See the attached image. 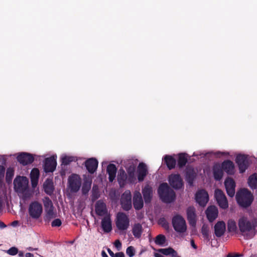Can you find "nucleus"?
Here are the masks:
<instances>
[{"mask_svg": "<svg viewBox=\"0 0 257 257\" xmlns=\"http://www.w3.org/2000/svg\"><path fill=\"white\" fill-rule=\"evenodd\" d=\"M238 227L240 231L245 239H248L253 237L254 235V232L250 233L251 231H254L256 227V221H249L246 217H242L238 220Z\"/></svg>", "mask_w": 257, "mask_h": 257, "instance_id": "f257e3e1", "label": "nucleus"}, {"mask_svg": "<svg viewBox=\"0 0 257 257\" xmlns=\"http://www.w3.org/2000/svg\"><path fill=\"white\" fill-rule=\"evenodd\" d=\"M235 198L238 205L245 208L250 206L253 200L252 194L246 188L241 189L238 191Z\"/></svg>", "mask_w": 257, "mask_h": 257, "instance_id": "f03ea898", "label": "nucleus"}, {"mask_svg": "<svg viewBox=\"0 0 257 257\" xmlns=\"http://www.w3.org/2000/svg\"><path fill=\"white\" fill-rule=\"evenodd\" d=\"M158 193L160 199L165 203L172 202L176 198L175 192L167 183H163L160 185Z\"/></svg>", "mask_w": 257, "mask_h": 257, "instance_id": "7ed1b4c3", "label": "nucleus"}, {"mask_svg": "<svg viewBox=\"0 0 257 257\" xmlns=\"http://www.w3.org/2000/svg\"><path fill=\"white\" fill-rule=\"evenodd\" d=\"M43 204L46 212L44 220L45 222H49L52 218L56 217V214L54 212V207L51 200L48 197H44Z\"/></svg>", "mask_w": 257, "mask_h": 257, "instance_id": "20e7f679", "label": "nucleus"}, {"mask_svg": "<svg viewBox=\"0 0 257 257\" xmlns=\"http://www.w3.org/2000/svg\"><path fill=\"white\" fill-rule=\"evenodd\" d=\"M172 223L174 230L179 233H184L187 230L186 221L179 214L174 215L172 219Z\"/></svg>", "mask_w": 257, "mask_h": 257, "instance_id": "39448f33", "label": "nucleus"}, {"mask_svg": "<svg viewBox=\"0 0 257 257\" xmlns=\"http://www.w3.org/2000/svg\"><path fill=\"white\" fill-rule=\"evenodd\" d=\"M28 212L32 218L39 219L43 212L42 204L37 201L32 202L29 205Z\"/></svg>", "mask_w": 257, "mask_h": 257, "instance_id": "423d86ee", "label": "nucleus"}, {"mask_svg": "<svg viewBox=\"0 0 257 257\" xmlns=\"http://www.w3.org/2000/svg\"><path fill=\"white\" fill-rule=\"evenodd\" d=\"M115 224L118 230H126L130 225V219L128 216L123 212H118L116 215Z\"/></svg>", "mask_w": 257, "mask_h": 257, "instance_id": "0eeeda50", "label": "nucleus"}, {"mask_svg": "<svg viewBox=\"0 0 257 257\" xmlns=\"http://www.w3.org/2000/svg\"><path fill=\"white\" fill-rule=\"evenodd\" d=\"M14 188L17 193L28 188V180L26 177L18 176L14 181Z\"/></svg>", "mask_w": 257, "mask_h": 257, "instance_id": "6e6552de", "label": "nucleus"}, {"mask_svg": "<svg viewBox=\"0 0 257 257\" xmlns=\"http://www.w3.org/2000/svg\"><path fill=\"white\" fill-rule=\"evenodd\" d=\"M69 187L72 192H77L81 185V179L77 174H72L68 178Z\"/></svg>", "mask_w": 257, "mask_h": 257, "instance_id": "1a4fd4ad", "label": "nucleus"}, {"mask_svg": "<svg viewBox=\"0 0 257 257\" xmlns=\"http://www.w3.org/2000/svg\"><path fill=\"white\" fill-rule=\"evenodd\" d=\"M120 203L122 209L125 211H128L132 208V194L130 190H125L122 194Z\"/></svg>", "mask_w": 257, "mask_h": 257, "instance_id": "9d476101", "label": "nucleus"}, {"mask_svg": "<svg viewBox=\"0 0 257 257\" xmlns=\"http://www.w3.org/2000/svg\"><path fill=\"white\" fill-rule=\"evenodd\" d=\"M214 197L217 204L221 208L225 209L228 208V203L227 199L221 190L219 189H216L215 190Z\"/></svg>", "mask_w": 257, "mask_h": 257, "instance_id": "9b49d317", "label": "nucleus"}, {"mask_svg": "<svg viewBox=\"0 0 257 257\" xmlns=\"http://www.w3.org/2000/svg\"><path fill=\"white\" fill-rule=\"evenodd\" d=\"M235 162L237 164L239 172L244 173L249 166V161L247 156L245 155L239 154L235 158Z\"/></svg>", "mask_w": 257, "mask_h": 257, "instance_id": "f8f14e48", "label": "nucleus"}, {"mask_svg": "<svg viewBox=\"0 0 257 257\" xmlns=\"http://www.w3.org/2000/svg\"><path fill=\"white\" fill-rule=\"evenodd\" d=\"M169 182L171 186L176 190L180 189L183 186V180L179 174L170 175Z\"/></svg>", "mask_w": 257, "mask_h": 257, "instance_id": "ddd939ff", "label": "nucleus"}, {"mask_svg": "<svg viewBox=\"0 0 257 257\" xmlns=\"http://www.w3.org/2000/svg\"><path fill=\"white\" fill-rule=\"evenodd\" d=\"M57 166L56 159L55 156L47 158L44 160V170L46 173L53 172Z\"/></svg>", "mask_w": 257, "mask_h": 257, "instance_id": "4468645a", "label": "nucleus"}, {"mask_svg": "<svg viewBox=\"0 0 257 257\" xmlns=\"http://www.w3.org/2000/svg\"><path fill=\"white\" fill-rule=\"evenodd\" d=\"M195 199L201 206H205L209 200L208 193L203 189L198 191L195 195Z\"/></svg>", "mask_w": 257, "mask_h": 257, "instance_id": "2eb2a0df", "label": "nucleus"}, {"mask_svg": "<svg viewBox=\"0 0 257 257\" xmlns=\"http://www.w3.org/2000/svg\"><path fill=\"white\" fill-rule=\"evenodd\" d=\"M17 160L23 166H26L32 164L34 161V158L32 154L23 152L18 156Z\"/></svg>", "mask_w": 257, "mask_h": 257, "instance_id": "dca6fc26", "label": "nucleus"}, {"mask_svg": "<svg viewBox=\"0 0 257 257\" xmlns=\"http://www.w3.org/2000/svg\"><path fill=\"white\" fill-rule=\"evenodd\" d=\"M224 185L227 195L230 197H233L236 186L234 180L231 178H227L224 181Z\"/></svg>", "mask_w": 257, "mask_h": 257, "instance_id": "f3484780", "label": "nucleus"}, {"mask_svg": "<svg viewBox=\"0 0 257 257\" xmlns=\"http://www.w3.org/2000/svg\"><path fill=\"white\" fill-rule=\"evenodd\" d=\"M142 194L144 201L146 204L150 203L153 196V189L149 184H146L142 189Z\"/></svg>", "mask_w": 257, "mask_h": 257, "instance_id": "a211bd4d", "label": "nucleus"}, {"mask_svg": "<svg viewBox=\"0 0 257 257\" xmlns=\"http://www.w3.org/2000/svg\"><path fill=\"white\" fill-rule=\"evenodd\" d=\"M186 212L189 223L190 225L195 226L196 224L197 217L195 208L193 206H189L187 208Z\"/></svg>", "mask_w": 257, "mask_h": 257, "instance_id": "6ab92c4d", "label": "nucleus"}, {"mask_svg": "<svg viewBox=\"0 0 257 257\" xmlns=\"http://www.w3.org/2000/svg\"><path fill=\"white\" fill-rule=\"evenodd\" d=\"M134 207L137 210H141L144 206V201L141 193L135 191L133 196Z\"/></svg>", "mask_w": 257, "mask_h": 257, "instance_id": "aec40b11", "label": "nucleus"}, {"mask_svg": "<svg viewBox=\"0 0 257 257\" xmlns=\"http://www.w3.org/2000/svg\"><path fill=\"white\" fill-rule=\"evenodd\" d=\"M84 164L88 172L93 174L97 168L98 162L95 158H91L87 159Z\"/></svg>", "mask_w": 257, "mask_h": 257, "instance_id": "412c9836", "label": "nucleus"}, {"mask_svg": "<svg viewBox=\"0 0 257 257\" xmlns=\"http://www.w3.org/2000/svg\"><path fill=\"white\" fill-rule=\"evenodd\" d=\"M95 212L98 216H103L107 213V209L105 203L99 200L96 202L95 205Z\"/></svg>", "mask_w": 257, "mask_h": 257, "instance_id": "4be33fe9", "label": "nucleus"}, {"mask_svg": "<svg viewBox=\"0 0 257 257\" xmlns=\"http://www.w3.org/2000/svg\"><path fill=\"white\" fill-rule=\"evenodd\" d=\"M218 211L215 206H210L206 210V214L208 221L213 222L218 216Z\"/></svg>", "mask_w": 257, "mask_h": 257, "instance_id": "5701e85b", "label": "nucleus"}, {"mask_svg": "<svg viewBox=\"0 0 257 257\" xmlns=\"http://www.w3.org/2000/svg\"><path fill=\"white\" fill-rule=\"evenodd\" d=\"M226 225L223 221H218L214 225V234L216 237H220L225 233Z\"/></svg>", "mask_w": 257, "mask_h": 257, "instance_id": "b1692460", "label": "nucleus"}, {"mask_svg": "<svg viewBox=\"0 0 257 257\" xmlns=\"http://www.w3.org/2000/svg\"><path fill=\"white\" fill-rule=\"evenodd\" d=\"M138 179L139 182L143 181L148 173V170L146 165L142 162L138 166Z\"/></svg>", "mask_w": 257, "mask_h": 257, "instance_id": "393cba45", "label": "nucleus"}, {"mask_svg": "<svg viewBox=\"0 0 257 257\" xmlns=\"http://www.w3.org/2000/svg\"><path fill=\"white\" fill-rule=\"evenodd\" d=\"M224 171L228 175H233L234 174V165L230 160H225L223 161L220 165Z\"/></svg>", "mask_w": 257, "mask_h": 257, "instance_id": "a878e982", "label": "nucleus"}, {"mask_svg": "<svg viewBox=\"0 0 257 257\" xmlns=\"http://www.w3.org/2000/svg\"><path fill=\"white\" fill-rule=\"evenodd\" d=\"M101 227L104 232L108 233L112 230L111 220L110 216L104 217L101 220Z\"/></svg>", "mask_w": 257, "mask_h": 257, "instance_id": "bb28decb", "label": "nucleus"}, {"mask_svg": "<svg viewBox=\"0 0 257 257\" xmlns=\"http://www.w3.org/2000/svg\"><path fill=\"white\" fill-rule=\"evenodd\" d=\"M213 177L215 180L220 181L223 175V170L219 164H215L213 166Z\"/></svg>", "mask_w": 257, "mask_h": 257, "instance_id": "cd10ccee", "label": "nucleus"}, {"mask_svg": "<svg viewBox=\"0 0 257 257\" xmlns=\"http://www.w3.org/2000/svg\"><path fill=\"white\" fill-rule=\"evenodd\" d=\"M117 168L113 164H109L106 169L107 173L108 174V180L110 182H112L115 179Z\"/></svg>", "mask_w": 257, "mask_h": 257, "instance_id": "c85d7f7f", "label": "nucleus"}, {"mask_svg": "<svg viewBox=\"0 0 257 257\" xmlns=\"http://www.w3.org/2000/svg\"><path fill=\"white\" fill-rule=\"evenodd\" d=\"M92 184V179L90 177L84 176V182L82 187V193L84 195H86L89 191Z\"/></svg>", "mask_w": 257, "mask_h": 257, "instance_id": "c756f323", "label": "nucleus"}, {"mask_svg": "<svg viewBox=\"0 0 257 257\" xmlns=\"http://www.w3.org/2000/svg\"><path fill=\"white\" fill-rule=\"evenodd\" d=\"M196 177V173L193 168H187L186 171V180L190 186H192Z\"/></svg>", "mask_w": 257, "mask_h": 257, "instance_id": "7c9ffc66", "label": "nucleus"}, {"mask_svg": "<svg viewBox=\"0 0 257 257\" xmlns=\"http://www.w3.org/2000/svg\"><path fill=\"white\" fill-rule=\"evenodd\" d=\"M43 188L47 194L51 195L54 190L53 181L51 180L47 179L43 184Z\"/></svg>", "mask_w": 257, "mask_h": 257, "instance_id": "2f4dec72", "label": "nucleus"}, {"mask_svg": "<svg viewBox=\"0 0 257 257\" xmlns=\"http://www.w3.org/2000/svg\"><path fill=\"white\" fill-rule=\"evenodd\" d=\"M164 161L169 170L175 168L176 165V161L173 157L170 155H165Z\"/></svg>", "mask_w": 257, "mask_h": 257, "instance_id": "473e14b6", "label": "nucleus"}, {"mask_svg": "<svg viewBox=\"0 0 257 257\" xmlns=\"http://www.w3.org/2000/svg\"><path fill=\"white\" fill-rule=\"evenodd\" d=\"M143 229L142 225L139 223H135L132 228V233L135 237L139 238L141 237Z\"/></svg>", "mask_w": 257, "mask_h": 257, "instance_id": "72a5a7b5", "label": "nucleus"}, {"mask_svg": "<svg viewBox=\"0 0 257 257\" xmlns=\"http://www.w3.org/2000/svg\"><path fill=\"white\" fill-rule=\"evenodd\" d=\"M158 251L165 255H171L172 257H175L177 256V251L171 247L159 249Z\"/></svg>", "mask_w": 257, "mask_h": 257, "instance_id": "f704fd0d", "label": "nucleus"}, {"mask_svg": "<svg viewBox=\"0 0 257 257\" xmlns=\"http://www.w3.org/2000/svg\"><path fill=\"white\" fill-rule=\"evenodd\" d=\"M136 168L134 166H130L126 170L127 173V180L130 183H133L136 180L135 172Z\"/></svg>", "mask_w": 257, "mask_h": 257, "instance_id": "c9c22d12", "label": "nucleus"}, {"mask_svg": "<svg viewBox=\"0 0 257 257\" xmlns=\"http://www.w3.org/2000/svg\"><path fill=\"white\" fill-rule=\"evenodd\" d=\"M247 183L251 189H256L257 188V174L254 173L250 175L248 178Z\"/></svg>", "mask_w": 257, "mask_h": 257, "instance_id": "e433bc0d", "label": "nucleus"}, {"mask_svg": "<svg viewBox=\"0 0 257 257\" xmlns=\"http://www.w3.org/2000/svg\"><path fill=\"white\" fill-rule=\"evenodd\" d=\"M187 163V154L180 153L178 155V165L180 168L184 167Z\"/></svg>", "mask_w": 257, "mask_h": 257, "instance_id": "4c0bfd02", "label": "nucleus"}, {"mask_svg": "<svg viewBox=\"0 0 257 257\" xmlns=\"http://www.w3.org/2000/svg\"><path fill=\"white\" fill-rule=\"evenodd\" d=\"M237 230L235 221L233 219H229L227 222V230L229 232H234Z\"/></svg>", "mask_w": 257, "mask_h": 257, "instance_id": "58836bf2", "label": "nucleus"}, {"mask_svg": "<svg viewBox=\"0 0 257 257\" xmlns=\"http://www.w3.org/2000/svg\"><path fill=\"white\" fill-rule=\"evenodd\" d=\"M100 196L99 188L97 185H94L92 189L91 200L94 201L97 200Z\"/></svg>", "mask_w": 257, "mask_h": 257, "instance_id": "ea45409f", "label": "nucleus"}, {"mask_svg": "<svg viewBox=\"0 0 257 257\" xmlns=\"http://www.w3.org/2000/svg\"><path fill=\"white\" fill-rule=\"evenodd\" d=\"M166 241V238L164 235L159 234L155 238V242L156 244L163 246Z\"/></svg>", "mask_w": 257, "mask_h": 257, "instance_id": "a19ab883", "label": "nucleus"}, {"mask_svg": "<svg viewBox=\"0 0 257 257\" xmlns=\"http://www.w3.org/2000/svg\"><path fill=\"white\" fill-rule=\"evenodd\" d=\"M127 178V177L125 171L123 169H120L117 177L119 183L120 184L121 182L123 183Z\"/></svg>", "mask_w": 257, "mask_h": 257, "instance_id": "79ce46f5", "label": "nucleus"}, {"mask_svg": "<svg viewBox=\"0 0 257 257\" xmlns=\"http://www.w3.org/2000/svg\"><path fill=\"white\" fill-rule=\"evenodd\" d=\"M19 193L21 194V197L23 200L26 201L31 198L32 196V193L29 190L28 188L26 189L24 191H22Z\"/></svg>", "mask_w": 257, "mask_h": 257, "instance_id": "37998d69", "label": "nucleus"}, {"mask_svg": "<svg viewBox=\"0 0 257 257\" xmlns=\"http://www.w3.org/2000/svg\"><path fill=\"white\" fill-rule=\"evenodd\" d=\"M209 229L207 225L203 224L201 228V233L204 239H209Z\"/></svg>", "mask_w": 257, "mask_h": 257, "instance_id": "c03bdc74", "label": "nucleus"}, {"mask_svg": "<svg viewBox=\"0 0 257 257\" xmlns=\"http://www.w3.org/2000/svg\"><path fill=\"white\" fill-rule=\"evenodd\" d=\"M14 175V170L11 168L7 169L6 175V179L7 182H10L12 181Z\"/></svg>", "mask_w": 257, "mask_h": 257, "instance_id": "a18cd8bd", "label": "nucleus"}, {"mask_svg": "<svg viewBox=\"0 0 257 257\" xmlns=\"http://www.w3.org/2000/svg\"><path fill=\"white\" fill-rule=\"evenodd\" d=\"M73 160V157L69 156H64L61 159L62 164L65 165H69Z\"/></svg>", "mask_w": 257, "mask_h": 257, "instance_id": "49530a36", "label": "nucleus"}, {"mask_svg": "<svg viewBox=\"0 0 257 257\" xmlns=\"http://www.w3.org/2000/svg\"><path fill=\"white\" fill-rule=\"evenodd\" d=\"M39 170L37 168H33L30 174L31 179H39Z\"/></svg>", "mask_w": 257, "mask_h": 257, "instance_id": "de8ad7c7", "label": "nucleus"}, {"mask_svg": "<svg viewBox=\"0 0 257 257\" xmlns=\"http://www.w3.org/2000/svg\"><path fill=\"white\" fill-rule=\"evenodd\" d=\"M159 223L161 224L165 229L168 230L169 228V223L164 217L160 218L159 220Z\"/></svg>", "mask_w": 257, "mask_h": 257, "instance_id": "09e8293b", "label": "nucleus"}, {"mask_svg": "<svg viewBox=\"0 0 257 257\" xmlns=\"http://www.w3.org/2000/svg\"><path fill=\"white\" fill-rule=\"evenodd\" d=\"M7 253L11 255H15L19 252L17 247L13 246L7 250Z\"/></svg>", "mask_w": 257, "mask_h": 257, "instance_id": "8fccbe9b", "label": "nucleus"}, {"mask_svg": "<svg viewBox=\"0 0 257 257\" xmlns=\"http://www.w3.org/2000/svg\"><path fill=\"white\" fill-rule=\"evenodd\" d=\"M126 253L129 257H133L135 253V250L133 246H128L126 250Z\"/></svg>", "mask_w": 257, "mask_h": 257, "instance_id": "3c124183", "label": "nucleus"}, {"mask_svg": "<svg viewBox=\"0 0 257 257\" xmlns=\"http://www.w3.org/2000/svg\"><path fill=\"white\" fill-rule=\"evenodd\" d=\"M61 224V220L59 218L54 219L51 223V226L52 227H59Z\"/></svg>", "mask_w": 257, "mask_h": 257, "instance_id": "603ef678", "label": "nucleus"}, {"mask_svg": "<svg viewBox=\"0 0 257 257\" xmlns=\"http://www.w3.org/2000/svg\"><path fill=\"white\" fill-rule=\"evenodd\" d=\"M5 168L2 165H0V180H1L5 176Z\"/></svg>", "mask_w": 257, "mask_h": 257, "instance_id": "864d4df0", "label": "nucleus"}, {"mask_svg": "<svg viewBox=\"0 0 257 257\" xmlns=\"http://www.w3.org/2000/svg\"><path fill=\"white\" fill-rule=\"evenodd\" d=\"M242 256H243L242 254H239V253H229L227 255L226 257H241Z\"/></svg>", "mask_w": 257, "mask_h": 257, "instance_id": "5fc2aeb1", "label": "nucleus"}, {"mask_svg": "<svg viewBox=\"0 0 257 257\" xmlns=\"http://www.w3.org/2000/svg\"><path fill=\"white\" fill-rule=\"evenodd\" d=\"M38 179H33V178L31 179L32 186L33 188L36 187V186L37 185L38 182Z\"/></svg>", "mask_w": 257, "mask_h": 257, "instance_id": "6e6d98bb", "label": "nucleus"}, {"mask_svg": "<svg viewBox=\"0 0 257 257\" xmlns=\"http://www.w3.org/2000/svg\"><path fill=\"white\" fill-rule=\"evenodd\" d=\"M114 245L117 248V249L119 250H120L121 247V243L119 240H116L114 242Z\"/></svg>", "mask_w": 257, "mask_h": 257, "instance_id": "4d7b16f0", "label": "nucleus"}, {"mask_svg": "<svg viewBox=\"0 0 257 257\" xmlns=\"http://www.w3.org/2000/svg\"><path fill=\"white\" fill-rule=\"evenodd\" d=\"M114 257H125L123 252H118L115 253Z\"/></svg>", "mask_w": 257, "mask_h": 257, "instance_id": "13d9d810", "label": "nucleus"}, {"mask_svg": "<svg viewBox=\"0 0 257 257\" xmlns=\"http://www.w3.org/2000/svg\"><path fill=\"white\" fill-rule=\"evenodd\" d=\"M107 252L111 257H114L115 253L109 248H107Z\"/></svg>", "mask_w": 257, "mask_h": 257, "instance_id": "bf43d9fd", "label": "nucleus"}, {"mask_svg": "<svg viewBox=\"0 0 257 257\" xmlns=\"http://www.w3.org/2000/svg\"><path fill=\"white\" fill-rule=\"evenodd\" d=\"M3 210V199L2 197L0 196V213Z\"/></svg>", "mask_w": 257, "mask_h": 257, "instance_id": "052dcab7", "label": "nucleus"}, {"mask_svg": "<svg viewBox=\"0 0 257 257\" xmlns=\"http://www.w3.org/2000/svg\"><path fill=\"white\" fill-rule=\"evenodd\" d=\"M191 245L195 249L197 248V245L195 244V242L193 240H191Z\"/></svg>", "mask_w": 257, "mask_h": 257, "instance_id": "680f3d73", "label": "nucleus"}, {"mask_svg": "<svg viewBox=\"0 0 257 257\" xmlns=\"http://www.w3.org/2000/svg\"><path fill=\"white\" fill-rule=\"evenodd\" d=\"M25 257H34V254L30 252H27L25 254Z\"/></svg>", "mask_w": 257, "mask_h": 257, "instance_id": "e2e57ef3", "label": "nucleus"}, {"mask_svg": "<svg viewBox=\"0 0 257 257\" xmlns=\"http://www.w3.org/2000/svg\"><path fill=\"white\" fill-rule=\"evenodd\" d=\"M6 227V225L2 221L0 220V228H4Z\"/></svg>", "mask_w": 257, "mask_h": 257, "instance_id": "0e129e2a", "label": "nucleus"}, {"mask_svg": "<svg viewBox=\"0 0 257 257\" xmlns=\"http://www.w3.org/2000/svg\"><path fill=\"white\" fill-rule=\"evenodd\" d=\"M18 253L19 257H24V253L22 251H19V252Z\"/></svg>", "mask_w": 257, "mask_h": 257, "instance_id": "69168bd1", "label": "nucleus"}, {"mask_svg": "<svg viewBox=\"0 0 257 257\" xmlns=\"http://www.w3.org/2000/svg\"><path fill=\"white\" fill-rule=\"evenodd\" d=\"M101 255L102 257H108L104 251H102Z\"/></svg>", "mask_w": 257, "mask_h": 257, "instance_id": "338daca9", "label": "nucleus"}, {"mask_svg": "<svg viewBox=\"0 0 257 257\" xmlns=\"http://www.w3.org/2000/svg\"><path fill=\"white\" fill-rule=\"evenodd\" d=\"M18 223V221H14L13 222V225H15L16 224H17Z\"/></svg>", "mask_w": 257, "mask_h": 257, "instance_id": "774afa93", "label": "nucleus"}]
</instances>
